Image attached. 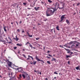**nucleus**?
<instances>
[{"mask_svg":"<svg viewBox=\"0 0 80 80\" xmlns=\"http://www.w3.org/2000/svg\"><path fill=\"white\" fill-rule=\"evenodd\" d=\"M46 15L47 17H49L50 16H51V15L50 14V13L49 12V10H47L46 11Z\"/></svg>","mask_w":80,"mask_h":80,"instance_id":"obj_1","label":"nucleus"},{"mask_svg":"<svg viewBox=\"0 0 80 80\" xmlns=\"http://www.w3.org/2000/svg\"><path fill=\"white\" fill-rule=\"evenodd\" d=\"M35 58L36 60L38 61V62H42L43 63H45V62H44L43 60L40 59L39 58H38V57H37V56H36Z\"/></svg>","mask_w":80,"mask_h":80,"instance_id":"obj_2","label":"nucleus"},{"mask_svg":"<svg viewBox=\"0 0 80 80\" xmlns=\"http://www.w3.org/2000/svg\"><path fill=\"white\" fill-rule=\"evenodd\" d=\"M65 15H62L61 16V20L59 21V22H62L64 18H65Z\"/></svg>","mask_w":80,"mask_h":80,"instance_id":"obj_3","label":"nucleus"},{"mask_svg":"<svg viewBox=\"0 0 80 80\" xmlns=\"http://www.w3.org/2000/svg\"><path fill=\"white\" fill-rule=\"evenodd\" d=\"M6 62L8 63V64L9 66V67H11L12 66V62H10L8 60L6 61Z\"/></svg>","mask_w":80,"mask_h":80,"instance_id":"obj_4","label":"nucleus"},{"mask_svg":"<svg viewBox=\"0 0 80 80\" xmlns=\"http://www.w3.org/2000/svg\"><path fill=\"white\" fill-rule=\"evenodd\" d=\"M49 12H50V15H51H51H53V13H54V12H53V11H52V10L51 9L49 10Z\"/></svg>","mask_w":80,"mask_h":80,"instance_id":"obj_5","label":"nucleus"},{"mask_svg":"<svg viewBox=\"0 0 80 80\" xmlns=\"http://www.w3.org/2000/svg\"><path fill=\"white\" fill-rule=\"evenodd\" d=\"M34 9H35V10L36 11H38V10H39V8H40V7H38L37 8H36V7H34Z\"/></svg>","mask_w":80,"mask_h":80,"instance_id":"obj_6","label":"nucleus"},{"mask_svg":"<svg viewBox=\"0 0 80 80\" xmlns=\"http://www.w3.org/2000/svg\"><path fill=\"white\" fill-rule=\"evenodd\" d=\"M13 39H14V40H16V41H18L19 39L17 38V36H16V38H13Z\"/></svg>","mask_w":80,"mask_h":80,"instance_id":"obj_7","label":"nucleus"},{"mask_svg":"<svg viewBox=\"0 0 80 80\" xmlns=\"http://www.w3.org/2000/svg\"><path fill=\"white\" fill-rule=\"evenodd\" d=\"M10 75H11L10 77H12V76H13V73H12V72H10V73L9 72L8 75H9V76H10Z\"/></svg>","mask_w":80,"mask_h":80,"instance_id":"obj_8","label":"nucleus"},{"mask_svg":"<svg viewBox=\"0 0 80 80\" xmlns=\"http://www.w3.org/2000/svg\"><path fill=\"white\" fill-rule=\"evenodd\" d=\"M52 9H53V12H55L57 11V9H56V8H52Z\"/></svg>","mask_w":80,"mask_h":80,"instance_id":"obj_9","label":"nucleus"},{"mask_svg":"<svg viewBox=\"0 0 80 80\" xmlns=\"http://www.w3.org/2000/svg\"><path fill=\"white\" fill-rule=\"evenodd\" d=\"M56 28L57 30H60V29H59V26L58 25H57L56 27Z\"/></svg>","mask_w":80,"mask_h":80,"instance_id":"obj_10","label":"nucleus"},{"mask_svg":"<svg viewBox=\"0 0 80 80\" xmlns=\"http://www.w3.org/2000/svg\"><path fill=\"white\" fill-rule=\"evenodd\" d=\"M66 22H67V23L68 25H69V24H70V22H69V21L68 20V19H66Z\"/></svg>","mask_w":80,"mask_h":80,"instance_id":"obj_11","label":"nucleus"},{"mask_svg":"<svg viewBox=\"0 0 80 80\" xmlns=\"http://www.w3.org/2000/svg\"><path fill=\"white\" fill-rule=\"evenodd\" d=\"M17 45L18 46H19V47H21V46H22V45L21 44H19V43H17Z\"/></svg>","mask_w":80,"mask_h":80,"instance_id":"obj_12","label":"nucleus"},{"mask_svg":"<svg viewBox=\"0 0 80 80\" xmlns=\"http://www.w3.org/2000/svg\"><path fill=\"white\" fill-rule=\"evenodd\" d=\"M79 68H80V66H78L76 67V70H79Z\"/></svg>","mask_w":80,"mask_h":80,"instance_id":"obj_13","label":"nucleus"},{"mask_svg":"<svg viewBox=\"0 0 80 80\" xmlns=\"http://www.w3.org/2000/svg\"><path fill=\"white\" fill-rule=\"evenodd\" d=\"M28 44H29V47H31V48H33V47H32V45L29 42V43H28Z\"/></svg>","mask_w":80,"mask_h":80,"instance_id":"obj_14","label":"nucleus"},{"mask_svg":"<svg viewBox=\"0 0 80 80\" xmlns=\"http://www.w3.org/2000/svg\"><path fill=\"white\" fill-rule=\"evenodd\" d=\"M52 61H55V62H56V59L54 58H52Z\"/></svg>","mask_w":80,"mask_h":80,"instance_id":"obj_15","label":"nucleus"},{"mask_svg":"<svg viewBox=\"0 0 80 80\" xmlns=\"http://www.w3.org/2000/svg\"><path fill=\"white\" fill-rule=\"evenodd\" d=\"M19 77L18 78L19 79H20V78H22V75L21 74H20L19 75Z\"/></svg>","mask_w":80,"mask_h":80,"instance_id":"obj_16","label":"nucleus"},{"mask_svg":"<svg viewBox=\"0 0 80 80\" xmlns=\"http://www.w3.org/2000/svg\"><path fill=\"white\" fill-rule=\"evenodd\" d=\"M22 77L23 78H25V76L24 74H22Z\"/></svg>","mask_w":80,"mask_h":80,"instance_id":"obj_17","label":"nucleus"},{"mask_svg":"<svg viewBox=\"0 0 80 80\" xmlns=\"http://www.w3.org/2000/svg\"><path fill=\"white\" fill-rule=\"evenodd\" d=\"M5 28H6V27H4V30L5 32H7V29Z\"/></svg>","mask_w":80,"mask_h":80,"instance_id":"obj_18","label":"nucleus"},{"mask_svg":"<svg viewBox=\"0 0 80 80\" xmlns=\"http://www.w3.org/2000/svg\"><path fill=\"white\" fill-rule=\"evenodd\" d=\"M28 57H30L31 58L32 60H33V58L32 57V56H30V55L28 56Z\"/></svg>","mask_w":80,"mask_h":80,"instance_id":"obj_19","label":"nucleus"},{"mask_svg":"<svg viewBox=\"0 0 80 80\" xmlns=\"http://www.w3.org/2000/svg\"><path fill=\"white\" fill-rule=\"evenodd\" d=\"M37 63V61H33V65H35Z\"/></svg>","mask_w":80,"mask_h":80,"instance_id":"obj_20","label":"nucleus"},{"mask_svg":"<svg viewBox=\"0 0 80 80\" xmlns=\"http://www.w3.org/2000/svg\"><path fill=\"white\" fill-rule=\"evenodd\" d=\"M47 63H48V64H51V63H50V62L48 61L47 62Z\"/></svg>","mask_w":80,"mask_h":80,"instance_id":"obj_21","label":"nucleus"},{"mask_svg":"<svg viewBox=\"0 0 80 80\" xmlns=\"http://www.w3.org/2000/svg\"><path fill=\"white\" fill-rule=\"evenodd\" d=\"M48 1L49 3H52V1L50 0H48Z\"/></svg>","mask_w":80,"mask_h":80,"instance_id":"obj_22","label":"nucleus"},{"mask_svg":"<svg viewBox=\"0 0 80 80\" xmlns=\"http://www.w3.org/2000/svg\"><path fill=\"white\" fill-rule=\"evenodd\" d=\"M70 58V56L69 55H66V58Z\"/></svg>","mask_w":80,"mask_h":80,"instance_id":"obj_23","label":"nucleus"},{"mask_svg":"<svg viewBox=\"0 0 80 80\" xmlns=\"http://www.w3.org/2000/svg\"><path fill=\"white\" fill-rule=\"evenodd\" d=\"M54 74H56V75H58V73L57 72L55 71L54 72Z\"/></svg>","mask_w":80,"mask_h":80,"instance_id":"obj_24","label":"nucleus"},{"mask_svg":"<svg viewBox=\"0 0 80 80\" xmlns=\"http://www.w3.org/2000/svg\"><path fill=\"white\" fill-rule=\"evenodd\" d=\"M29 37H32V35H30V34L28 35Z\"/></svg>","mask_w":80,"mask_h":80,"instance_id":"obj_25","label":"nucleus"},{"mask_svg":"<svg viewBox=\"0 0 80 80\" xmlns=\"http://www.w3.org/2000/svg\"><path fill=\"white\" fill-rule=\"evenodd\" d=\"M17 32H20V29H17Z\"/></svg>","mask_w":80,"mask_h":80,"instance_id":"obj_26","label":"nucleus"},{"mask_svg":"<svg viewBox=\"0 0 80 80\" xmlns=\"http://www.w3.org/2000/svg\"><path fill=\"white\" fill-rule=\"evenodd\" d=\"M28 43H29V42H27V43H26L25 45H27V44H28Z\"/></svg>","mask_w":80,"mask_h":80,"instance_id":"obj_27","label":"nucleus"},{"mask_svg":"<svg viewBox=\"0 0 80 80\" xmlns=\"http://www.w3.org/2000/svg\"><path fill=\"white\" fill-rule=\"evenodd\" d=\"M17 47H14V49L15 50L17 49Z\"/></svg>","mask_w":80,"mask_h":80,"instance_id":"obj_28","label":"nucleus"},{"mask_svg":"<svg viewBox=\"0 0 80 80\" xmlns=\"http://www.w3.org/2000/svg\"><path fill=\"white\" fill-rule=\"evenodd\" d=\"M21 68H22V67L19 68H17V70H18L19 69H21Z\"/></svg>","mask_w":80,"mask_h":80,"instance_id":"obj_29","label":"nucleus"},{"mask_svg":"<svg viewBox=\"0 0 80 80\" xmlns=\"http://www.w3.org/2000/svg\"><path fill=\"white\" fill-rule=\"evenodd\" d=\"M23 4L24 5H27V3L26 2L23 3Z\"/></svg>","mask_w":80,"mask_h":80,"instance_id":"obj_30","label":"nucleus"},{"mask_svg":"<svg viewBox=\"0 0 80 80\" xmlns=\"http://www.w3.org/2000/svg\"><path fill=\"white\" fill-rule=\"evenodd\" d=\"M22 33H25V31L23 30V29H22Z\"/></svg>","mask_w":80,"mask_h":80,"instance_id":"obj_31","label":"nucleus"},{"mask_svg":"<svg viewBox=\"0 0 80 80\" xmlns=\"http://www.w3.org/2000/svg\"><path fill=\"white\" fill-rule=\"evenodd\" d=\"M22 56H23V57H25V58H26V56H25V54H23Z\"/></svg>","mask_w":80,"mask_h":80,"instance_id":"obj_32","label":"nucleus"},{"mask_svg":"<svg viewBox=\"0 0 80 80\" xmlns=\"http://www.w3.org/2000/svg\"><path fill=\"white\" fill-rule=\"evenodd\" d=\"M80 2L78 3L77 4V6H78L79 5H80Z\"/></svg>","mask_w":80,"mask_h":80,"instance_id":"obj_33","label":"nucleus"},{"mask_svg":"<svg viewBox=\"0 0 80 80\" xmlns=\"http://www.w3.org/2000/svg\"><path fill=\"white\" fill-rule=\"evenodd\" d=\"M36 39L37 40H38V39H39V38H36Z\"/></svg>","mask_w":80,"mask_h":80,"instance_id":"obj_34","label":"nucleus"},{"mask_svg":"<svg viewBox=\"0 0 80 80\" xmlns=\"http://www.w3.org/2000/svg\"><path fill=\"white\" fill-rule=\"evenodd\" d=\"M60 47H61V48H63V46H61V45H60L59 46Z\"/></svg>","mask_w":80,"mask_h":80,"instance_id":"obj_35","label":"nucleus"},{"mask_svg":"<svg viewBox=\"0 0 80 80\" xmlns=\"http://www.w3.org/2000/svg\"><path fill=\"white\" fill-rule=\"evenodd\" d=\"M41 3H42V5L44 4V3H43V2L42 1L41 2Z\"/></svg>","mask_w":80,"mask_h":80,"instance_id":"obj_36","label":"nucleus"},{"mask_svg":"<svg viewBox=\"0 0 80 80\" xmlns=\"http://www.w3.org/2000/svg\"><path fill=\"white\" fill-rule=\"evenodd\" d=\"M48 56H49L50 57H52V56L51 55H50V54H48Z\"/></svg>","mask_w":80,"mask_h":80,"instance_id":"obj_37","label":"nucleus"},{"mask_svg":"<svg viewBox=\"0 0 80 80\" xmlns=\"http://www.w3.org/2000/svg\"><path fill=\"white\" fill-rule=\"evenodd\" d=\"M15 22H16V23H17V25H18V23L16 21Z\"/></svg>","mask_w":80,"mask_h":80,"instance_id":"obj_38","label":"nucleus"},{"mask_svg":"<svg viewBox=\"0 0 80 80\" xmlns=\"http://www.w3.org/2000/svg\"><path fill=\"white\" fill-rule=\"evenodd\" d=\"M47 58H50V57H49L48 56H47Z\"/></svg>","mask_w":80,"mask_h":80,"instance_id":"obj_39","label":"nucleus"},{"mask_svg":"<svg viewBox=\"0 0 80 80\" xmlns=\"http://www.w3.org/2000/svg\"><path fill=\"white\" fill-rule=\"evenodd\" d=\"M34 72H36V73H37V71L36 70H34Z\"/></svg>","mask_w":80,"mask_h":80,"instance_id":"obj_40","label":"nucleus"},{"mask_svg":"<svg viewBox=\"0 0 80 80\" xmlns=\"http://www.w3.org/2000/svg\"><path fill=\"white\" fill-rule=\"evenodd\" d=\"M76 45L77 47V46H78V44H76Z\"/></svg>","mask_w":80,"mask_h":80,"instance_id":"obj_41","label":"nucleus"},{"mask_svg":"<svg viewBox=\"0 0 80 80\" xmlns=\"http://www.w3.org/2000/svg\"><path fill=\"white\" fill-rule=\"evenodd\" d=\"M68 64H70V61H68Z\"/></svg>","mask_w":80,"mask_h":80,"instance_id":"obj_42","label":"nucleus"},{"mask_svg":"<svg viewBox=\"0 0 80 80\" xmlns=\"http://www.w3.org/2000/svg\"><path fill=\"white\" fill-rule=\"evenodd\" d=\"M72 43H73V42H71L70 43V44H72Z\"/></svg>","mask_w":80,"mask_h":80,"instance_id":"obj_43","label":"nucleus"},{"mask_svg":"<svg viewBox=\"0 0 80 80\" xmlns=\"http://www.w3.org/2000/svg\"><path fill=\"white\" fill-rule=\"evenodd\" d=\"M28 10H30V9H31V8H28Z\"/></svg>","mask_w":80,"mask_h":80,"instance_id":"obj_44","label":"nucleus"},{"mask_svg":"<svg viewBox=\"0 0 80 80\" xmlns=\"http://www.w3.org/2000/svg\"><path fill=\"white\" fill-rule=\"evenodd\" d=\"M12 42L10 41L8 42V43H12Z\"/></svg>","mask_w":80,"mask_h":80,"instance_id":"obj_45","label":"nucleus"},{"mask_svg":"<svg viewBox=\"0 0 80 80\" xmlns=\"http://www.w3.org/2000/svg\"><path fill=\"white\" fill-rule=\"evenodd\" d=\"M47 19H46V20H44V21L45 22V21H47Z\"/></svg>","mask_w":80,"mask_h":80,"instance_id":"obj_46","label":"nucleus"},{"mask_svg":"<svg viewBox=\"0 0 80 80\" xmlns=\"http://www.w3.org/2000/svg\"><path fill=\"white\" fill-rule=\"evenodd\" d=\"M27 34H28V35L30 34H29V33H28V32H27Z\"/></svg>","mask_w":80,"mask_h":80,"instance_id":"obj_47","label":"nucleus"},{"mask_svg":"<svg viewBox=\"0 0 80 80\" xmlns=\"http://www.w3.org/2000/svg\"><path fill=\"white\" fill-rule=\"evenodd\" d=\"M45 80H48V78H45Z\"/></svg>","mask_w":80,"mask_h":80,"instance_id":"obj_48","label":"nucleus"},{"mask_svg":"<svg viewBox=\"0 0 80 80\" xmlns=\"http://www.w3.org/2000/svg\"><path fill=\"white\" fill-rule=\"evenodd\" d=\"M39 74H40V75H41V74H42L41 72H39Z\"/></svg>","mask_w":80,"mask_h":80,"instance_id":"obj_49","label":"nucleus"},{"mask_svg":"<svg viewBox=\"0 0 80 80\" xmlns=\"http://www.w3.org/2000/svg\"><path fill=\"white\" fill-rule=\"evenodd\" d=\"M22 23V21H20V22L19 23L20 24V23Z\"/></svg>","mask_w":80,"mask_h":80,"instance_id":"obj_50","label":"nucleus"},{"mask_svg":"<svg viewBox=\"0 0 80 80\" xmlns=\"http://www.w3.org/2000/svg\"><path fill=\"white\" fill-rule=\"evenodd\" d=\"M59 8V10H61V9H62L61 8Z\"/></svg>","mask_w":80,"mask_h":80,"instance_id":"obj_51","label":"nucleus"},{"mask_svg":"<svg viewBox=\"0 0 80 80\" xmlns=\"http://www.w3.org/2000/svg\"><path fill=\"white\" fill-rule=\"evenodd\" d=\"M29 59H30V58H27V60H28Z\"/></svg>","mask_w":80,"mask_h":80,"instance_id":"obj_52","label":"nucleus"},{"mask_svg":"<svg viewBox=\"0 0 80 80\" xmlns=\"http://www.w3.org/2000/svg\"><path fill=\"white\" fill-rule=\"evenodd\" d=\"M23 71V69H21V70L20 71V72H21V71Z\"/></svg>","mask_w":80,"mask_h":80,"instance_id":"obj_53","label":"nucleus"},{"mask_svg":"<svg viewBox=\"0 0 80 80\" xmlns=\"http://www.w3.org/2000/svg\"><path fill=\"white\" fill-rule=\"evenodd\" d=\"M22 50H23V51H25V49H22Z\"/></svg>","mask_w":80,"mask_h":80,"instance_id":"obj_54","label":"nucleus"},{"mask_svg":"<svg viewBox=\"0 0 80 80\" xmlns=\"http://www.w3.org/2000/svg\"><path fill=\"white\" fill-rule=\"evenodd\" d=\"M49 52H50V51H48V53H49Z\"/></svg>","mask_w":80,"mask_h":80,"instance_id":"obj_55","label":"nucleus"},{"mask_svg":"<svg viewBox=\"0 0 80 80\" xmlns=\"http://www.w3.org/2000/svg\"><path fill=\"white\" fill-rule=\"evenodd\" d=\"M30 63H31V64H33V62H31Z\"/></svg>","mask_w":80,"mask_h":80,"instance_id":"obj_56","label":"nucleus"},{"mask_svg":"<svg viewBox=\"0 0 80 80\" xmlns=\"http://www.w3.org/2000/svg\"><path fill=\"white\" fill-rule=\"evenodd\" d=\"M29 2H30V0H28Z\"/></svg>","mask_w":80,"mask_h":80,"instance_id":"obj_57","label":"nucleus"},{"mask_svg":"<svg viewBox=\"0 0 80 80\" xmlns=\"http://www.w3.org/2000/svg\"><path fill=\"white\" fill-rule=\"evenodd\" d=\"M54 79H56V77H54Z\"/></svg>","mask_w":80,"mask_h":80,"instance_id":"obj_58","label":"nucleus"},{"mask_svg":"<svg viewBox=\"0 0 80 80\" xmlns=\"http://www.w3.org/2000/svg\"><path fill=\"white\" fill-rule=\"evenodd\" d=\"M13 22H11V24H12V25L13 24Z\"/></svg>","mask_w":80,"mask_h":80,"instance_id":"obj_59","label":"nucleus"},{"mask_svg":"<svg viewBox=\"0 0 80 80\" xmlns=\"http://www.w3.org/2000/svg\"><path fill=\"white\" fill-rule=\"evenodd\" d=\"M31 7H34V6H31Z\"/></svg>","mask_w":80,"mask_h":80,"instance_id":"obj_60","label":"nucleus"},{"mask_svg":"<svg viewBox=\"0 0 80 80\" xmlns=\"http://www.w3.org/2000/svg\"><path fill=\"white\" fill-rule=\"evenodd\" d=\"M72 53H73V52H71V54H72Z\"/></svg>","mask_w":80,"mask_h":80,"instance_id":"obj_61","label":"nucleus"},{"mask_svg":"<svg viewBox=\"0 0 80 80\" xmlns=\"http://www.w3.org/2000/svg\"><path fill=\"white\" fill-rule=\"evenodd\" d=\"M38 25H40L41 24H40L38 23Z\"/></svg>","mask_w":80,"mask_h":80,"instance_id":"obj_62","label":"nucleus"},{"mask_svg":"<svg viewBox=\"0 0 80 80\" xmlns=\"http://www.w3.org/2000/svg\"><path fill=\"white\" fill-rule=\"evenodd\" d=\"M53 56L54 57H55V54L53 55Z\"/></svg>","mask_w":80,"mask_h":80,"instance_id":"obj_63","label":"nucleus"},{"mask_svg":"<svg viewBox=\"0 0 80 80\" xmlns=\"http://www.w3.org/2000/svg\"><path fill=\"white\" fill-rule=\"evenodd\" d=\"M78 80H80L79 79H78Z\"/></svg>","mask_w":80,"mask_h":80,"instance_id":"obj_64","label":"nucleus"}]
</instances>
